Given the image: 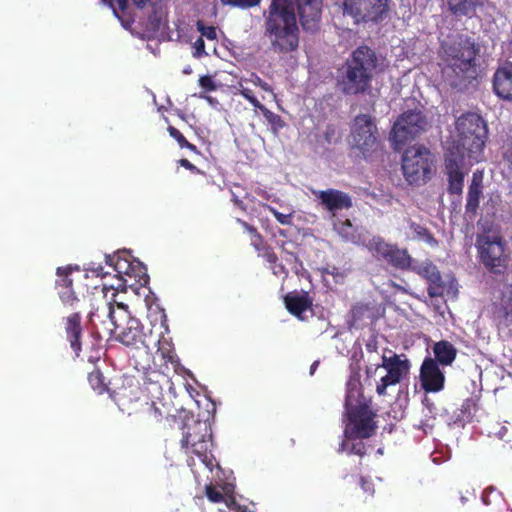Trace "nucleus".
<instances>
[{"label":"nucleus","mask_w":512,"mask_h":512,"mask_svg":"<svg viewBox=\"0 0 512 512\" xmlns=\"http://www.w3.org/2000/svg\"><path fill=\"white\" fill-rule=\"evenodd\" d=\"M442 48L446 61L445 82L458 91L467 89L477 77L475 58L479 48L471 38L462 35L452 42H443Z\"/></svg>","instance_id":"1"},{"label":"nucleus","mask_w":512,"mask_h":512,"mask_svg":"<svg viewBox=\"0 0 512 512\" xmlns=\"http://www.w3.org/2000/svg\"><path fill=\"white\" fill-rule=\"evenodd\" d=\"M379 59L368 46L356 48L338 71L337 86L344 95H358L371 88Z\"/></svg>","instance_id":"2"},{"label":"nucleus","mask_w":512,"mask_h":512,"mask_svg":"<svg viewBox=\"0 0 512 512\" xmlns=\"http://www.w3.org/2000/svg\"><path fill=\"white\" fill-rule=\"evenodd\" d=\"M457 140L448 149L457 152V147L473 161H478L487 138L485 121L476 113H467L456 121Z\"/></svg>","instance_id":"3"},{"label":"nucleus","mask_w":512,"mask_h":512,"mask_svg":"<svg viewBox=\"0 0 512 512\" xmlns=\"http://www.w3.org/2000/svg\"><path fill=\"white\" fill-rule=\"evenodd\" d=\"M402 170L405 179L410 184H425L435 172L434 156L424 146H412L406 149L403 154Z\"/></svg>","instance_id":"4"},{"label":"nucleus","mask_w":512,"mask_h":512,"mask_svg":"<svg viewBox=\"0 0 512 512\" xmlns=\"http://www.w3.org/2000/svg\"><path fill=\"white\" fill-rule=\"evenodd\" d=\"M119 316L121 320L126 321L124 327H120V331L116 333L115 339L133 349H144L147 364L152 359L151 346L155 344V338H151V328L146 332L138 319L131 318L128 311L124 310V306H118Z\"/></svg>","instance_id":"5"},{"label":"nucleus","mask_w":512,"mask_h":512,"mask_svg":"<svg viewBox=\"0 0 512 512\" xmlns=\"http://www.w3.org/2000/svg\"><path fill=\"white\" fill-rule=\"evenodd\" d=\"M378 134L375 118L368 114H359L352 122L349 144L366 158L377 149Z\"/></svg>","instance_id":"6"},{"label":"nucleus","mask_w":512,"mask_h":512,"mask_svg":"<svg viewBox=\"0 0 512 512\" xmlns=\"http://www.w3.org/2000/svg\"><path fill=\"white\" fill-rule=\"evenodd\" d=\"M265 15V33L272 45L284 50L288 42V0H271Z\"/></svg>","instance_id":"7"},{"label":"nucleus","mask_w":512,"mask_h":512,"mask_svg":"<svg viewBox=\"0 0 512 512\" xmlns=\"http://www.w3.org/2000/svg\"><path fill=\"white\" fill-rule=\"evenodd\" d=\"M57 294L64 307L74 310V312L65 319V333L70 347L75 355L79 356L82 349L81 338L83 330L80 311L76 310L79 308L81 300L76 295L74 288L59 289L57 290Z\"/></svg>","instance_id":"8"},{"label":"nucleus","mask_w":512,"mask_h":512,"mask_svg":"<svg viewBox=\"0 0 512 512\" xmlns=\"http://www.w3.org/2000/svg\"><path fill=\"white\" fill-rule=\"evenodd\" d=\"M389 0H343V14L350 16L355 24L378 22L388 13Z\"/></svg>","instance_id":"9"},{"label":"nucleus","mask_w":512,"mask_h":512,"mask_svg":"<svg viewBox=\"0 0 512 512\" xmlns=\"http://www.w3.org/2000/svg\"><path fill=\"white\" fill-rule=\"evenodd\" d=\"M427 121L421 111L404 112L394 123L390 139L400 149L426 129Z\"/></svg>","instance_id":"10"},{"label":"nucleus","mask_w":512,"mask_h":512,"mask_svg":"<svg viewBox=\"0 0 512 512\" xmlns=\"http://www.w3.org/2000/svg\"><path fill=\"white\" fill-rule=\"evenodd\" d=\"M181 428L182 448H209L216 445L212 427L208 420H194L185 422Z\"/></svg>","instance_id":"11"},{"label":"nucleus","mask_w":512,"mask_h":512,"mask_svg":"<svg viewBox=\"0 0 512 512\" xmlns=\"http://www.w3.org/2000/svg\"><path fill=\"white\" fill-rule=\"evenodd\" d=\"M380 367L386 370V374L381 377L376 386V391L379 395H385L387 387L400 383L407 376L410 362L405 355L393 354L390 357L383 355L382 364L377 365L376 370Z\"/></svg>","instance_id":"12"},{"label":"nucleus","mask_w":512,"mask_h":512,"mask_svg":"<svg viewBox=\"0 0 512 512\" xmlns=\"http://www.w3.org/2000/svg\"><path fill=\"white\" fill-rule=\"evenodd\" d=\"M106 263L113 267L117 276L122 280L117 288L126 286L127 279L124 277L134 278L140 285H145L148 282V276L144 266L140 262H133L130 256L125 252H118L114 255L105 256Z\"/></svg>","instance_id":"13"},{"label":"nucleus","mask_w":512,"mask_h":512,"mask_svg":"<svg viewBox=\"0 0 512 512\" xmlns=\"http://www.w3.org/2000/svg\"><path fill=\"white\" fill-rule=\"evenodd\" d=\"M347 423L345 427V435L348 438H368L375 428L374 413L369 407H361L355 412L346 414Z\"/></svg>","instance_id":"14"},{"label":"nucleus","mask_w":512,"mask_h":512,"mask_svg":"<svg viewBox=\"0 0 512 512\" xmlns=\"http://www.w3.org/2000/svg\"><path fill=\"white\" fill-rule=\"evenodd\" d=\"M465 155L457 147V152L453 149H447L445 154V170L448 177V192L450 194L460 195L463 190L464 175L463 167Z\"/></svg>","instance_id":"15"},{"label":"nucleus","mask_w":512,"mask_h":512,"mask_svg":"<svg viewBox=\"0 0 512 512\" xmlns=\"http://www.w3.org/2000/svg\"><path fill=\"white\" fill-rule=\"evenodd\" d=\"M479 253L483 264L494 272L505 266L504 247L500 238L483 236L479 239Z\"/></svg>","instance_id":"16"},{"label":"nucleus","mask_w":512,"mask_h":512,"mask_svg":"<svg viewBox=\"0 0 512 512\" xmlns=\"http://www.w3.org/2000/svg\"><path fill=\"white\" fill-rule=\"evenodd\" d=\"M237 222L249 233L250 235V244L255 248L258 252L259 257H263L270 263V268L275 275H282L283 280L286 278L285 266L282 263H278L277 255L271 250L270 247L266 246L263 237L257 231L255 227L250 225L249 223L237 219Z\"/></svg>","instance_id":"17"},{"label":"nucleus","mask_w":512,"mask_h":512,"mask_svg":"<svg viewBox=\"0 0 512 512\" xmlns=\"http://www.w3.org/2000/svg\"><path fill=\"white\" fill-rule=\"evenodd\" d=\"M145 412L148 418L155 423L164 422V429L166 425L173 428L177 425L180 427L181 421L178 413L180 410L173 405L165 402L163 398L152 399L150 402H146Z\"/></svg>","instance_id":"18"},{"label":"nucleus","mask_w":512,"mask_h":512,"mask_svg":"<svg viewBox=\"0 0 512 512\" xmlns=\"http://www.w3.org/2000/svg\"><path fill=\"white\" fill-rule=\"evenodd\" d=\"M166 320L161 322L159 327L153 325L151 328V338H155V344L151 346V350L157 348V352L165 360L166 363H178V357L175 353L172 338L169 336V329L166 325Z\"/></svg>","instance_id":"19"},{"label":"nucleus","mask_w":512,"mask_h":512,"mask_svg":"<svg viewBox=\"0 0 512 512\" xmlns=\"http://www.w3.org/2000/svg\"><path fill=\"white\" fill-rule=\"evenodd\" d=\"M411 270L427 280L429 283L428 295L430 297H439L444 294L445 286L441 274L431 261H415Z\"/></svg>","instance_id":"20"},{"label":"nucleus","mask_w":512,"mask_h":512,"mask_svg":"<svg viewBox=\"0 0 512 512\" xmlns=\"http://www.w3.org/2000/svg\"><path fill=\"white\" fill-rule=\"evenodd\" d=\"M422 388L426 392H439L444 388L445 376L433 358H426L420 368Z\"/></svg>","instance_id":"21"},{"label":"nucleus","mask_w":512,"mask_h":512,"mask_svg":"<svg viewBox=\"0 0 512 512\" xmlns=\"http://www.w3.org/2000/svg\"><path fill=\"white\" fill-rule=\"evenodd\" d=\"M88 317L93 325H96L97 322L103 325L108 324L105 329L109 334L116 333L122 326L119 322L120 316L117 317L114 305L104 298L89 312Z\"/></svg>","instance_id":"22"},{"label":"nucleus","mask_w":512,"mask_h":512,"mask_svg":"<svg viewBox=\"0 0 512 512\" xmlns=\"http://www.w3.org/2000/svg\"><path fill=\"white\" fill-rule=\"evenodd\" d=\"M313 194L320 200L321 205L332 213L333 216H335L337 211L352 207L350 195L343 191L327 189L313 191Z\"/></svg>","instance_id":"23"},{"label":"nucleus","mask_w":512,"mask_h":512,"mask_svg":"<svg viewBox=\"0 0 512 512\" xmlns=\"http://www.w3.org/2000/svg\"><path fill=\"white\" fill-rule=\"evenodd\" d=\"M493 92L504 101H512V62H506L494 72Z\"/></svg>","instance_id":"24"},{"label":"nucleus","mask_w":512,"mask_h":512,"mask_svg":"<svg viewBox=\"0 0 512 512\" xmlns=\"http://www.w3.org/2000/svg\"><path fill=\"white\" fill-rule=\"evenodd\" d=\"M297 6V14L305 31L314 32L318 28L320 19L318 0H294Z\"/></svg>","instance_id":"25"},{"label":"nucleus","mask_w":512,"mask_h":512,"mask_svg":"<svg viewBox=\"0 0 512 512\" xmlns=\"http://www.w3.org/2000/svg\"><path fill=\"white\" fill-rule=\"evenodd\" d=\"M290 314L299 321H307L314 316L313 299L307 292L290 293Z\"/></svg>","instance_id":"26"},{"label":"nucleus","mask_w":512,"mask_h":512,"mask_svg":"<svg viewBox=\"0 0 512 512\" xmlns=\"http://www.w3.org/2000/svg\"><path fill=\"white\" fill-rule=\"evenodd\" d=\"M486 0H446L448 11L456 18H474Z\"/></svg>","instance_id":"27"},{"label":"nucleus","mask_w":512,"mask_h":512,"mask_svg":"<svg viewBox=\"0 0 512 512\" xmlns=\"http://www.w3.org/2000/svg\"><path fill=\"white\" fill-rule=\"evenodd\" d=\"M361 407H368L360 393V383L356 380H351L347 383V394L345 399V414L355 412Z\"/></svg>","instance_id":"28"},{"label":"nucleus","mask_w":512,"mask_h":512,"mask_svg":"<svg viewBox=\"0 0 512 512\" xmlns=\"http://www.w3.org/2000/svg\"><path fill=\"white\" fill-rule=\"evenodd\" d=\"M333 228L343 241L350 242L358 246L364 244V239L356 232L350 220L337 219L333 221Z\"/></svg>","instance_id":"29"},{"label":"nucleus","mask_w":512,"mask_h":512,"mask_svg":"<svg viewBox=\"0 0 512 512\" xmlns=\"http://www.w3.org/2000/svg\"><path fill=\"white\" fill-rule=\"evenodd\" d=\"M362 245L365 246L375 258L385 262L393 247V245L386 243L384 239L378 236H374L368 241L364 239V244Z\"/></svg>","instance_id":"30"},{"label":"nucleus","mask_w":512,"mask_h":512,"mask_svg":"<svg viewBox=\"0 0 512 512\" xmlns=\"http://www.w3.org/2000/svg\"><path fill=\"white\" fill-rule=\"evenodd\" d=\"M435 360L442 365H450L457 355L456 348L448 341L442 340L434 344Z\"/></svg>","instance_id":"31"},{"label":"nucleus","mask_w":512,"mask_h":512,"mask_svg":"<svg viewBox=\"0 0 512 512\" xmlns=\"http://www.w3.org/2000/svg\"><path fill=\"white\" fill-rule=\"evenodd\" d=\"M415 261L408 254L406 249H399L393 246L386 263L401 270L411 269Z\"/></svg>","instance_id":"32"},{"label":"nucleus","mask_w":512,"mask_h":512,"mask_svg":"<svg viewBox=\"0 0 512 512\" xmlns=\"http://www.w3.org/2000/svg\"><path fill=\"white\" fill-rule=\"evenodd\" d=\"M79 272L78 266L66 265L56 269L55 289L73 288V272Z\"/></svg>","instance_id":"33"},{"label":"nucleus","mask_w":512,"mask_h":512,"mask_svg":"<svg viewBox=\"0 0 512 512\" xmlns=\"http://www.w3.org/2000/svg\"><path fill=\"white\" fill-rule=\"evenodd\" d=\"M135 368L137 370H143L144 376H143V385L149 384V383H156V384H168L169 378L166 374L163 372L156 370V369H147V366H149V363L145 361V364H142L141 362L135 360L134 361Z\"/></svg>","instance_id":"34"},{"label":"nucleus","mask_w":512,"mask_h":512,"mask_svg":"<svg viewBox=\"0 0 512 512\" xmlns=\"http://www.w3.org/2000/svg\"><path fill=\"white\" fill-rule=\"evenodd\" d=\"M480 180L477 179L476 174L473 175L472 183L469 186L467 193L466 212L475 213L479 206V199L481 195Z\"/></svg>","instance_id":"35"},{"label":"nucleus","mask_w":512,"mask_h":512,"mask_svg":"<svg viewBox=\"0 0 512 512\" xmlns=\"http://www.w3.org/2000/svg\"><path fill=\"white\" fill-rule=\"evenodd\" d=\"M410 230L412 231L414 237H416L418 240L424 241L431 246H437L438 243L435 238L423 226L416 223H411Z\"/></svg>","instance_id":"36"},{"label":"nucleus","mask_w":512,"mask_h":512,"mask_svg":"<svg viewBox=\"0 0 512 512\" xmlns=\"http://www.w3.org/2000/svg\"><path fill=\"white\" fill-rule=\"evenodd\" d=\"M88 382L98 394H103L107 390L104 377L99 370H94L88 374Z\"/></svg>","instance_id":"37"},{"label":"nucleus","mask_w":512,"mask_h":512,"mask_svg":"<svg viewBox=\"0 0 512 512\" xmlns=\"http://www.w3.org/2000/svg\"><path fill=\"white\" fill-rule=\"evenodd\" d=\"M167 130L169 135L177 141L181 148H187L192 152H198L197 147L194 144L188 142L177 128L169 126Z\"/></svg>","instance_id":"38"},{"label":"nucleus","mask_w":512,"mask_h":512,"mask_svg":"<svg viewBox=\"0 0 512 512\" xmlns=\"http://www.w3.org/2000/svg\"><path fill=\"white\" fill-rule=\"evenodd\" d=\"M261 110L263 111L266 120L271 125L272 131L275 134H277L280 129L284 128L285 122L281 119L279 115L269 111L264 106Z\"/></svg>","instance_id":"39"},{"label":"nucleus","mask_w":512,"mask_h":512,"mask_svg":"<svg viewBox=\"0 0 512 512\" xmlns=\"http://www.w3.org/2000/svg\"><path fill=\"white\" fill-rule=\"evenodd\" d=\"M501 305L506 315L512 316V283L503 290Z\"/></svg>","instance_id":"40"},{"label":"nucleus","mask_w":512,"mask_h":512,"mask_svg":"<svg viewBox=\"0 0 512 512\" xmlns=\"http://www.w3.org/2000/svg\"><path fill=\"white\" fill-rule=\"evenodd\" d=\"M261 0H221L223 5H228L231 7H237L241 9H247L251 7L258 6Z\"/></svg>","instance_id":"41"},{"label":"nucleus","mask_w":512,"mask_h":512,"mask_svg":"<svg viewBox=\"0 0 512 512\" xmlns=\"http://www.w3.org/2000/svg\"><path fill=\"white\" fill-rule=\"evenodd\" d=\"M290 6L292 3L290 2ZM295 30H298L296 27V16L293 12L292 7H290V51L296 49L298 47V37L295 35Z\"/></svg>","instance_id":"42"},{"label":"nucleus","mask_w":512,"mask_h":512,"mask_svg":"<svg viewBox=\"0 0 512 512\" xmlns=\"http://www.w3.org/2000/svg\"><path fill=\"white\" fill-rule=\"evenodd\" d=\"M197 30L201 33V37L208 40H216L217 32L214 26H206L203 21L198 20L196 23Z\"/></svg>","instance_id":"43"},{"label":"nucleus","mask_w":512,"mask_h":512,"mask_svg":"<svg viewBox=\"0 0 512 512\" xmlns=\"http://www.w3.org/2000/svg\"><path fill=\"white\" fill-rule=\"evenodd\" d=\"M164 385L165 384L149 383V384L143 385V389L147 393L148 397H150V399L152 400V399L162 398Z\"/></svg>","instance_id":"44"},{"label":"nucleus","mask_w":512,"mask_h":512,"mask_svg":"<svg viewBox=\"0 0 512 512\" xmlns=\"http://www.w3.org/2000/svg\"><path fill=\"white\" fill-rule=\"evenodd\" d=\"M239 93L247 99L254 107L263 108V105L259 102V100L254 95L253 91L249 88H246L240 85Z\"/></svg>","instance_id":"45"},{"label":"nucleus","mask_w":512,"mask_h":512,"mask_svg":"<svg viewBox=\"0 0 512 512\" xmlns=\"http://www.w3.org/2000/svg\"><path fill=\"white\" fill-rule=\"evenodd\" d=\"M101 1L103 3H105L106 5H108L112 9L113 14L117 18H120V17H119L117 9L115 8V4H117L118 9L121 11H125L126 8L128 7V0H101Z\"/></svg>","instance_id":"46"},{"label":"nucleus","mask_w":512,"mask_h":512,"mask_svg":"<svg viewBox=\"0 0 512 512\" xmlns=\"http://www.w3.org/2000/svg\"><path fill=\"white\" fill-rule=\"evenodd\" d=\"M199 85L205 90V91H215L217 89V85L213 78L209 75H204L199 78Z\"/></svg>","instance_id":"47"},{"label":"nucleus","mask_w":512,"mask_h":512,"mask_svg":"<svg viewBox=\"0 0 512 512\" xmlns=\"http://www.w3.org/2000/svg\"><path fill=\"white\" fill-rule=\"evenodd\" d=\"M449 451L450 450H440V449L433 450L430 455L432 461L435 464H440L442 461L448 460L450 457Z\"/></svg>","instance_id":"48"},{"label":"nucleus","mask_w":512,"mask_h":512,"mask_svg":"<svg viewBox=\"0 0 512 512\" xmlns=\"http://www.w3.org/2000/svg\"><path fill=\"white\" fill-rule=\"evenodd\" d=\"M194 52L193 56L196 58H201L206 55L205 52V42L202 37H199L193 44Z\"/></svg>","instance_id":"49"},{"label":"nucleus","mask_w":512,"mask_h":512,"mask_svg":"<svg viewBox=\"0 0 512 512\" xmlns=\"http://www.w3.org/2000/svg\"><path fill=\"white\" fill-rule=\"evenodd\" d=\"M278 234H279V237L281 238H278V235L277 233H273V236L275 238V242H276V245L281 248L282 252H286L285 250V244H286V241H285V238H286V230L285 229H278Z\"/></svg>","instance_id":"50"},{"label":"nucleus","mask_w":512,"mask_h":512,"mask_svg":"<svg viewBox=\"0 0 512 512\" xmlns=\"http://www.w3.org/2000/svg\"><path fill=\"white\" fill-rule=\"evenodd\" d=\"M179 164L192 173H195V174L202 173L201 170L198 167H196L193 163H191L188 159H185V158L180 159Z\"/></svg>","instance_id":"51"},{"label":"nucleus","mask_w":512,"mask_h":512,"mask_svg":"<svg viewBox=\"0 0 512 512\" xmlns=\"http://www.w3.org/2000/svg\"><path fill=\"white\" fill-rule=\"evenodd\" d=\"M360 486L364 492L372 495L374 493V485L371 480H368L364 477L360 478Z\"/></svg>","instance_id":"52"},{"label":"nucleus","mask_w":512,"mask_h":512,"mask_svg":"<svg viewBox=\"0 0 512 512\" xmlns=\"http://www.w3.org/2000/svg\"><path fill=\"white\" fill-rule=\"evenodd\" d=\"M267 209L274 215L280 224H288V214L277 212L274 208L267 206Z\"/></svg>","instance_id":"53"},{"label":"nucleus","mask_w":512,"mask_h":512,"mask_svg":"<svg viewBox=\"0 0 512 512\" xmlns=\"http://www.w3.org/2000/svg\"><path fill=\"white\" fill-rule=\"evenodd\" d=\"M134 5L137 6L138 8H143L144 6H146V4L148 2H150V0H132Z\"/></svg>","instance_id":"54"},{"label":"nucleus","mask_w":512,"mask_h":512,"mask_svg":"<svg viewBox=\"0 0 512 512\" xmlns=\"http://www.w3.org/2000/svg\"><path fill=\"white\" fill-rule=\"evenodd\" d=\"M366 349H367L368 352H371V353L375 352L376 349H377L376 343L375 342L367 343Z\"/></svg>","instance_id":"55"},{"label":"nucleus","mask_w":512,"mask_h":512,"mask_svg":"<svg viewBox=\"0 0 512 512\" xmlns=\"http://www.w3.org/2000/svg\"><path fill=\"white\" fill-rule=\"evenodd\" d=\"M333 135H334V130H333V129H331V133H330V128H329V129L327 130V132H326V140H327L329 143H331V142L333 141V140H332Z\"/></svg>","instance_id":"56"},{"label":"nucleus","mask_w":512,"mask_h":512,"mask_svg":"<svg viewBox=\"0 0 512 512\" xmlns=\"http://www.w3.org/2000/svg\"><path fill=\"white\" fill-rule=\"evenodd\" d=\"M319 365V361H314L310 367V375H313L317 366Z\"/></svg>","instance_id":"57"},{"label":"nucleus","mask_w":512,"mask_h":512,"mask_svg":"<svg viewBox=\"0 0 512 512\" xmlns=\"http://www.w3.org/2000/svg\"><path fill=\"white\" fill-rule=\"evenodd\" d=\"M281 298L283 300L285 308L288 309V294H282Z\"/></svg>","instance_id":"58"},{"label":"nucleus","mask_w":512,"mask_h":512,"mask_svg":"<svg viewBox=\"0 0 512 512\" xmlns=\"http://www.w3.org/2000/svg\"><path fill=\"white\" fill-rule=\"evenodd\" d=\"M349 453H350V454H352V453H353V454H357V455H359V456H361V457L364 455V453H363V452H362V450H360V449H357V450H349Z\"/></svg>","instance_id":"59"},{"label":"nucleus","mask_w":512,"mask_h":512,"mask_svg":"<svg viewBox=\"0 0 512 512\" xmlns=\"http://www.w3.org/2000/svg\"><path fill=\"white\" fill-rule=\"evenodd\" d=\"M103 268L101 266H99L95 271L97 273V275H101V272H102Z\"/></svg>","instance_id":"60"},{"label":"nucleus","mask_w":512,"mask_h":512,"mask_svg":"<svg viewBox=\"0 0 512 512\" xmlns=\"http://www.w3.org/2000/svg\"><path fill=\"white\" fill-rule=\"evenodd\" d=\"M378 453H379L380 455H383V450H382V449H379V450H378Z\"/></svg>","instance_id":"61"}]
</instances>
